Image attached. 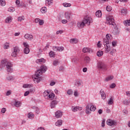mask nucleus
Returning <instances> with one entry per match:
<instances>
[{"instance_id":"obj_14","label":"nucleus","mask_w":130,"mask_h":130,"mask_svg":"<svg viewBox=\"0 0 130 130\" xmlns=\"http://www.w3.org/2000/svg\"><path fill=\"white\" fill-rule=\"evenodd\" d=\"M100 93L103 100L106 99V94H105V92H104V90L103 89H101L100 91Z\"/></svg>"},{"instance_id":"obj_8","label":"nucleus","mask_w":130,"mask_h":130,"mask_svg":"<svg viewBox=\"0 0 130 130\" xmlns=\"http://www.w3.org/2000/svg\"><path fill=\"white\" fill-rule=\"evenodd\" d=\"M20 52V48L18 46H16L14 48V51L12 53L11 55L13 57H16L17 56V54Z\"/></svg>"},{"instance_id":"obj_43","label":"nucleus","mask_w":130,"mask_h":130,"mask_svg":"<svg viewBox=\"0 0 130 130\" xmlns=\"http://www.w3.org/2000/svg\"><path fill=\"white\" fill-rule=\"evenodd\" d=\"M10 46V44L9 43H6L4 44V49H8Z\"/></svg>"},{"instance_id":"obj_62","label":"nucleus","mask_w":130,"mask_h":130,"mask_svg":"<svg viewBox=\"0 0 130 130\" xmlns=\"http://www.w3.org/2000/svg\"><path fill=\"white\" fill-rule=\"evenodd\" d=\"M39 25H43L44 24V22H43V20H41L40 19V21H39Z\"/></svg>"},{"instance_id":"obj_23","label":"nucleus","mask_w":130,"mask_h":130,"mask_svg":"<svg viewBox=\"0 0 130 130\" xmlns=\"http://www.w3.org/2000/svg\"><path fill=\"white\" fill-rule=\"evenodd\" d=\"M61 124H62V120H58L55 123V125L57 126H60Z\"/></svg>"},{"instance_id":"obj_15","label":"nucleus","mask_w":130,"mask_h":130,"mask_svg":"<svg viewBox=\"0 0 130 130\" xmlns=\"http://www.w3.org/2000/svg\"><path fill=\"white\" fill-rule=\"evenodd\" d=\"M24 38L27 39V40H32L33 39V36L29 34H26L24 35Z\"/></svg>"},{"instance_id":"obj_51","label":"nucleus","mask_w":130,"mask_h":130,"mask_svg":"<svg viewBox=\"0 0 130 130\" xmlns=\"http://www.w3.org/2000/svg\"><path fill=\"white\" fill-rule=\"evenodd\" d=\"M35 109H36V111H35L36 113H37V114H39L40 112V111L39 110V108L36 107Z\"/></svg>"},{"instance_id":"obj_13","label":"nucleus","mask_w":130,"mask_h":130,"mask_svg":"<svg viewBox=\"0 0 130 130\" xmlns=\"http://www.w3.org/2000/svg\"><path fill=\"white\" fill-rule=\"evenodd\" d=\"M82 51L84 53H86V52H89V53H91L93 52V50L89 48H84L82 50Z\"/></svg>"},{"instance_id":"obj_53","label":"nucleus","mask_w":130,"mask_h":130,"mask_svg":"<svg viewBox=\"0 0 130 130\" xmlns=\"http://www.w3.org/2000/svg\"><path fill=\"white\" fill-rule=\"evenodd\" d=\"M111 37V35L110 34H107L106 36V38H107V39H108V40H110Z\"/></svg>"},{"instance_id":"obj_1","label":"nucleus","mask_w":130,"mask_h":130,"mask_svg":"<svg viewBox=\"0 0 130 130\" xmlns=\"http://www.w3.org/2000/svg\"><path fill=\"white\" fill-rule=\"evenodd\" d=\"M106 20L107 21V24H109V25H112V26H113L112 27L114 28L112 31L113 34H114V35H118V34H119V30H118V28H116V24H115V22H114L113 16H107Z\"/></svg>"},{"instance_id":"obj_6","label":"nucleus","mask_w":130,"mask_h":130,"mask_svg":"<svg viewBox=\"0 0 130 130\" xmlns=\"http://www.w3.org/2000/svg\"><path fill=\"white\" fill-rule=\"evenodd\" d=\"M44 97H47V99H52L55 97V94L48 90H45L43 92Z\"/></svg>"},{"instance_id":"obj_56","label":"nucleus","mask_w":130,"mask_h":130,"mask_svg":"<svg viewBox=\"0 0 130 130\" xmlns=\"http://www.w3.org/2000/svg\"><path fill=\"white\" fill-rule=\"evenodd\" d=\"M6 111H7V110L5 108H3L1 110L2 113H5L6 112Z\"/></svg>"},{"instance_id":"obj_28","label":"nucleus","mask_w":130,"mask_h":130,"mask_svg":"<svg viewBox=\"0 0 130 130\" xmlns=\"http://www.w3.org/2000/svg\"><path fill=\"white\" fill-rule=\"evenodd\" d=\"M121 13L123 15V16H124V15H126V14H127V10L126 8L122 9L121 10Z\"/></svg>"},{"instance_id":"obj_39","label":"nucleus","mask_w":130,"mask_h":130,"mask_svg":"<svg viewBox=\"0 0 130 130\" xmlns=\"http://www.w3.org/2000/svg\"><path fill=\"white\" fill-rule=\"evenodd\" d=\"M63 6L65 8H68L69 7H71V6H72V4H71L70 3H63Z\"/></svg>"},{"instance_id":"obj_2","label":"nucleus","mask_w":130,"mask_h":130,"mask_svg":"<svg viewBox=\"0 0 130 130\" xmlns=\"http://www.w3.org/2000/svg\"><path fill=\"white\" fill-rule=\"evenodd\" d=\"M47 70V68H46V66L42 65L40 67V69L38 70L35 73L36 77H35V80H37V83H39V82L41 81V77H40V76L42 75L43 73H45Z\"/></svg>"},{"instance_id":"obj_24","label":"nucleus","mask_w":130,"mask_h":130,"mask_svg":"<svg viewBox=\"0 0 130 130\" xmlns=\"http://www.w3.org/2000/svg\"><path fill=\"white\" fill-rule=\"evenodd\" d=\"M23 52L25 54H28V53L30 52V49H29V47H25L23 50Z\"/></svg>"},{"instance_id":"obj_31","label":"nucleus","mask_w":130,"mask_h":130,"mask_svg":"<svg viewBox=\"0 0 130 130\" xmlns=\"http://www.w3.org/2000/svg\"><path fill=\"white\" fill-rule=\"evenodd\" d=\"M123 103L124 105H129L130 104V100H125L123 101Z\"/></svg>"},{"instance_id":"obj_19","label":"nucleus","mask_w":130,"mask_h":130,"mask_svg":"<svg viewBox=\"0 0 130 130\" xmlns=\"http://www.w3.org/2000/svg\"><path fill=\"white\" fill-rule=\"evenodd\" d=\"M109 42H110V40H108L107 38H104V45L105 46L106 45H109Z\"/></svg>"},{"instance_id":"obj_22","label":"nucleus","mask_w":130,"mask_h":130,"mask_svg":"<svg viewBox=\"0 0 130 130\" xmlns=\"http://www.w3.org/2000/svg\"><path fill=\"white\" fill-rule=\"evenodd\" d=\"M37 63H44L45 61H44V59L43 58H42L41 59H38L36 60Z\"/></svg>"},{"instance_id":"obj_52","label":"nucleus","mask_w":130,"mask_h":130,"mask_svg":"<svg viewBox=\"0 0 130 130\" xmlns=\"http://www.w3.org/2000/svg\"><path fill=\"white\" fill-rule=\"evenodd\" d=\"M115 87H116V84H115V83H112L110 86L111 89H113L115 88Z\"/></svg>"},{"instance_id":"obj_35","label":"nucleus","mask_w":130,"mask_h":130,"mask_svg":"<svg viewBox=\"0 0 130 130\" xmlns=\"http://www.w3.org/2000/svg\"><path fill=\"white\" fill-rule=\"evenodd\" d=\"M109 105H112L113 104V98H110V100L108 101Z\"/></svg>"},{"instance_id":"obj_55","label":"nucleus","mask_w":130,"mask_h":130,"mask_svg":"<svg viewBox=\"0 0 130 130\" xmlns=\"http://www.w3.org/2000/svg\"><path fill=\"white\" fill-rule=\"evenodd\" d=\"M29 94H30V91H26V92L24 93V96H28V95H29Z\"/></svg>"},{"instance_id":"obj_34","label":"nucleus","mask_w":130,"mask_h":130,"mask_svg":"<svg viewBox=\"0 0 130 130\" xmlns=\"http://www.w3.org/2000/svg\"><path fill=\"white\" fill-rule=\"evenodd\" d=\"M32 84H25L23 85V88H32Z\"/></svg>"},{"instance_id":"obj_11","label":"nucleus","mask_w":130,"mask_h":130,"mask_svg":"<svg viewBox=\"0 0 130 130\" xmlns=\"http://www.w3.org/2000/svg\"><path fill=\"white\" fill-rule=\"evenodd\" d=\"M71 109L73 112H77L78 110L81 111L82 110V109H83V108L79 106H76V107L72 106Z\"/></svg>"},{"instance_id":"obj_49","label":"nucleus","mask_w":130,"mask_h":130,"mask_svg":"<svg viewBox=\"0 0 130 130\" xmlns=\"http://www.w3.org/2000/svg\"><path fill=\"white\" fill-rule=\"evenodd\" d=\"M105 126V119H103L102 121V127H104Z\"/></svg>"},{"instance_id":"obj_45","label":"nucleus","mask_w":130,"mask_h":130,"mask_svg":"<svg viewBox=\"0 0 130 130\" xmlns=\"http://www.w3.org/2000/svg\"><path fill=\"white\" fill-rule=\"evenodd\" d=\"M58 63H59L58 60H54V61H53V66H54L55 67H56V66H57V65L58 64Z\"/></svg>"},{"instance_id":"obj_40","label":"nucleus","mask_w":130,"mask_h":130,"mask_svg":"<svg viewBox=\"0 0 130 130\" xmlns=\"http://www.w3.org/2000/svg\"><path fill=\"white\" fill-rule=\"evenodd\" d=\"M113 79V76H109L106 78V81H107V82H108L109 81H111V80H112Z\"/></svg>"},{"instance_id":"obj_10","label":"nucleus","mask_w":130,"mask_h":130,"mask_svg":"<svg viewBox=\"0 0 130 130\" xmlns=\"http://www.w3.org/2000/svg\"><path fill=\"white\" fill-rule=\"evenodd\" d=\"M53 50L54 51H63V50H64V48L63 47L53 46Z\"/></svg>"},{"instance_id":"obj_21","label":"nucleus","mask_w":130,"mask_h":130,"mask_svg":"<svg viewBox=\"0 0 130 130\" xmlns=\"http://www.w3.org/2000/svg\"><path fill=\"white\" fill-rule=\"evenodd\" d=\"M95 15H96V17H98V18H101V17H102V13L100 10L98 11L95 13Z\"/></svg>"},{"instance_id":"obj_50","label":"nucleus","mask_w":130,"mask_h":130,"mask_svg":"<svg viewBox=\"0 0 130 130\" xmlns=\"http://www.w3.org/2000/svg\"><path fill=\"white\" fill-rule=\"evenodd\" d=\"M117 44V42L116 41H113L112 42V46H113L114 47H115V46H116V44Z\"/></svg>"},{"instance_id":"obj_20","label":"nucleus","mask_w":130,"mask_h":130,"mask_svg":"<svg viewBox=\"0 0 130 130\" xmlns=\"http://www.w3.org/2000/svg\"><path fill=\"white\" fill-rule=\"evenodd\" d=\"M65 18L67 20H70L71 19V13L66 12L64 13Z\"/></svg>"},{"instance_id":"obj_29","label":"nucleus","mask_w":130,"mask_h":130,"mask_svg":"<svg viewBox=\"0 0 130 130\" xmlns=\"http://www.w3.org/2000/svg\"><path fill=\"white\" fill-rule=\"evenodd\" d=\"M90 57L89 56H85L84 58V61L86 62V63H90Z\"/></svg>"},{"instance_id":"obj_9","label":"nucleus","mask_w":130,"mask_h":130,"mask_svg":"<svg viewBox=\"0 0 130 130\" xmlns=\"http://www.w3.org/2000/svg\"><path fill=\"white\" fill-rule=\"evenodd\" d=\"M107 124L110 126H113L114 125H116V121L112 119H108L107 120Z\"/></svg>"},{"instance_id":"obj_16","label":"nucleus","mask_w":130,"mask_h":130,"mask_svg":"<svg viewBox=\"0 0 130 130\" xmlns=\"http://www.w3.org/2000/svg\"><path fill=\"white\" fill-rule=\"evenodd\" d=\"M57 103H58V102L56 100H54L52 101L50 106L51 108H54L56 105H57Z\"/></svg>"},{"instance_id":"obj_44","label":"nucleus","mask_w":130,"mask_h":130,"mask_svg":"<svg viewBox=\"0 0 130 130\" xmlns=\"http://www.w3.org/2000/svg\"><path fill=\"white\" fill-rule=\"evenodd\" d=\"M8 12H15V8L14 7H10L9 9H8Z\"/></svg>"},{"instance_id":"obj_54","label":"nucleus","mask_w":130,"mask_h":130,"mask_svg":"<svg viewBox=\"0 0 130 130\" xmlns=\"http://www.w3.org/2000/svg\"><path fill=\"white\" fill-rule=\"evenodd\" d=\"M11 94H12V90H8V91H7V92L6 93V95L10 96V95H11Z\"/></svg>"},{"instance_id":"obj_25","label":"nucleus","mask_w":130,"mask_h":130,"mask_svg":"<svg viewBox=\"0 0 130 130\" xmlns=\"http://www.w3.org/2000/svg\"><path fill=\"white\" fill-rule=\"evenodd\" d=\"M41 12L42 14H45L47 12V8L46 7H44L41 8Z\"/></svg>"},{"instance_id":"obj_46","label":"nucleus","mask_w":130,"mask_h":130,"mask_svg":"<svg viewBox=\"0 0 130 130\" xmlns=\"http://www.w3.org/2000/svg\"><path fill=\"white\" fill-rule=\"evenodd\" d=\"M67 94L68 95H73V90L72 89H69L67 90Z\"/></svg>"},{"instance_id":"obj_63","label":"nucleus","mask_w":130,"mask_h":130,"mask_svg":"<svg viewBox=\"0 0 130 130\" xmlns=\"http://www.w3.org/2000/svg\"><path fill=\"white\" fill-rule=\"evenodd\" d=\"M40 21V19L39 18H36L35 20V23H39V21Z\"/></svg>"},{"instance_id":"obj_60","label":"nucleus","mask_w":130,"mask_h":130,"mask_svg":"<svg viewBox=\"0 0 130 130\" xmlns=\"http://www.w3.org/2000/svg\"><path fill=\"white\" fill-rule=\"evenodd\" d=\"M29 92H30V93H34L35 92V89H34V88H30L29 89Z\"/></svg>"},{"instance_id":"obj_42","label":"nucleus","mask_w":130,"mask_h":130,"mask_svg":"<svg viewBox=\"0 0 130 130\" xmlns=\"http://www.w3.org/2000/svg\"><path fill=\"white\" fill-rule=\"evenodd\" d=\"M49 55L50 57H54L55 54H54V52L51 51L49 53Z\"/></svg>"},{"instance_id":"obj_7","label":"nucleus","mask_w":130,"mask_h":130,"mask_svg":"<svg viewBox=\"0 0 130 130\" xmlns=\"http://www.w3.org/2000/svg\"><path fill=\"white\" fill-rule=\"evenodd\" d=\"M98 68L99 70H101V71H105L107 70V67H106V65L102 62H99L98 63Z\"/></svg>"},{"instance_id":"obj_48","label":"nucleus","mask_w":130,"mask_h":130,"mask_svg":"<svg viewBox=\"0 0 130 130\" xmlns=\"http://www.w3.org/2000/svg\"><path fill=\"white\" fill-rule=\"evenodd\" d=\"M80 85H81V82L76 81L75 82V86H77V87H80Z\"/></svg>"},{"instance_id":"obj_37","label":"nucleus","mask_w":130,"mask_h":130,"mask_svg":"<svg viewBox=\"0 0 130 130\" xmlns=\"http://www.w3.org/2000/svg\"><path fill=\"white\" fill-rule=\"evenodd\" d=\"M14 105L16 107H20V106H21V102H18V101H15V103Z\"/></svg>"},{"instance_id":"obj_27","label":"nucleus","mask_w":130,"mask_h":130,"mask_svg":"<svg viewBox=\"0 0 130 130\" xmlns=\"http://www.w3.org/2000/svg\"><path fill=\"white\" fill-rule=\"evenodd\" d=\"M123 23L125 26H127V27H128V26H130V20L124 21Z\"/></svg>"},{"instance_id":"obj_33","label":"nucleus","mask_w":130,"mask_h":130,"mask_svg":"<svg viewBox=\"0 0 130 130\" xmlns=\"http://www.w3.org/2000/svg\"><path fill=\"white\" fill-rule=\"evenodd\" d=\"M53 3V0H46V4L49 6H51V4Z\"/></svg>"},{"instance_id":"obj_32","label":"nucleus","mask_w":130,"mask_h":130,"mask_svg":"<svg viewBox=\"0 0 130 130\" xmlns=\"http://www.w3.org/2000/svg\"><path fill=\"white\" fill-rule=\"evenodd\" d=\"M70 43H75V44L76 43H78V40L77 39H71L70 41Z\"/></svg>"},{"instance_id":"obj_3","label":"nucleus","mask_w":130,"mask_h":130,"mask_svg":"<svg viewBox=\"0 0 130 130\" xmlns=\"http://www.w3.org/2000/svg\"><path fill=\"white\" fill-rule=\"evenodd\" d=\"M6 66V70L8 73H12L13 72V64L11 62L9 61L8 59H5L1 61V68H5Z\"/></svg>"},{"instance_id":"obj_36","label":"nucleus","mask_w":130,"mask_h":130,"mask_svg":"<svg viewBox=\"0 0 130 130\" xmlns=\"http://www.w3.org/2000/svg\"><path fill=\"white\" fill-rule=\"evenodd\" d=\"M17 20L18 22H22V21H24L25 20V18H24V17L23 16H21L18 17Z\"/></svg>"},{"instance_id":"obj_58","label":"nucleus","mask_w":130,"mask_h":130,"mask_svg":"<svg viewBox=\"0 0 130 130\" xmlns=\"http://www.w3.org/2000/svg\"><path fill=\"white\" fill-rule=\"evenodd\" d=\"M23 46L24 47H29V45H28V43L24 42Z\"/></svg>"},{"instance_id":"obj_12","label":"nucleus","mask_w":130,"mask_h":130,"mask_svg":"<svg viewBox=\"0 0 130 130\" xmlns=\"http://www.w3.org/2000/svg\"><path fill=\"white\" fill-rule=\"evenodd\" d=\"M55 115L56 118H60V117L62 116V112H61V111H57L55 113Z\"/></svg>"},{"instance_id":"obj_59","label":"nucleus","mask_w":130,"mask_h":130,"mask_svg":"<svg viewBox=\"0 0 130 130\" xmlns=\"http://www.w3.org/2000/svg\"><path fill=\"white\" fill-rule=\"evenodd\" d=\"M61 23L62 24H67V23H68V20H66V19H63L61 21Z\"/></svg>"},{"instance_id":"obj_26","label":"nucleus","mask_w":130,"mask_h":130,"mask_svg":"<svg viewBox=\"0 0 130 130\" xmlns=\"http://www.w3.org/2000/svg\"><path fill=\"white\" fill-rule=\"evenodd\" d=\"M96 55L99 57H100L101 56H102L103 55V51L101 50H99L96 52Z\"/></svg>"},{"instance_id":"obj_61","label":"nucleus","mask_w":130,"mask_h":130,"mask_svg":"<svg viewBox=\"0 0 130 130\" xmlns=\"http://www.w3.org/2000/svg\"><path fill=\"white\" fill-rule=\"evenodd\" d=\"M62 33V30H58L56 31V35H58V34H61Z\"/></svg>"},{"instance_id":"obj_64","label":"nucleus","mask_w":130,"mask_h":130,"mask_svg":"<svg viewBox=\"0 0 130 130\" xmlns=\"http://www.w3.org/2000/svg\"><path fill=\"white\" fill-rule=\"evenodd\" d=\"M126 95L128 97H130V91H126Z\"/></svg>"},{"instance_id":"obj_57","label":"nucleus","mask_w":130,"mask_h":130,"mask_svg":"<svg viewBox=\"0 0 130 130\" xmlns=\"http://www.w3.org/2000/svg\"><path fill=\"white\" fill-rule=\"evenodd\" d=\"M63 70H64V68L63 67V66H60L59 67V72H63Z\"/></svg>"},{"instance_id":"obj_4","label":"nucleus","mask_w":130,"mask_h":130,"mask_svg":"<svg viewBox=\"0 0 130 130\" xmlns=\"http://www.w3.org/2000/svg\"><path fill=\"white\" fill-rule=\"evenodd\" d=\"M91 23H93V20H92V18L90 17H85L82 21H80L77 23V27L79 28V29H82V28H84V26L87 24V25H90Z\"/></svg>"},{"instance_id":"obj_18","label":"nucleus","mask_w":130,"mask_h":130,"mask_svg":"<svg viewBox=\"0 0 130 130\" xmlns=\"http://www.w3.org/2000/svg\"><path fill=\"white\" fill-rule=\"evenodd\" d=\"M105 52L106 53H108L110 50H111V48L110 47V46L109 45H107L105 46Z\"/></svg>"},{"instance_id":"obj_38","label":"nucleus","mask_w":130,"mask_h":130,"mask_svg":"<svg viewBox=\"0 0 130 130\" xmlns=\"http://www.w3.org/2000/svg\"><path fill=\"white\" fill-rule=\"evenodd\" d=\"M0 4L2 7H5L6 6V1L5 0H0Z\"/></svg>"},{"instance_id":"obj_47","label":"nucleus","mask_w":130,"mask_h":130,"mask_svg":"<svg viewBox=\"0 0 130 130\" xmlns=\"http://www.w3.org/2000/svg\"><path fill=\"white\" fill-rule=\"evenodd\" d=\"M111 10H112V8L110 6H107L106 10L107 11V12H110Z\"/></svg>"},{"instance_id":"obj_17","label":"nucleus","mask_w":130,"mask_h":130,"mask_svg":"<svg viewBox=\"0 0 130 130\" xmlns=\"http://www.w3.org/2000/svg\"><path fill=\"white\" fill-rule=\"evenodd\" d=\"M13 20V18L11 16H9L6 18L5 19V23H7V24H10Z\"/></svg>"},{"instance_id":"obj_41","label":"nucleus","mask_w":130,"mask_h":130,"mask_svg":"<svg viewBox=\"0 0 130 130\" xmlns=\"http://www.w3.org/2000/svg\"><path fill=\"white\" fill-rule=\"evenodd\" d=\"M6 79L8 81H14V77L13 76H7Z\"/></svg>"},{"instance_id":"obj_5","label":"nucleus","mask_w":130,"mask_h":130,"mask_svg":"<svg viewBox=\"0 0 130 130\" xmlns=\"http://www.w3.org/2000/svg\"><path fill=\"white\" fill-rule=\"evenodd\" d=\"M95 110H96V107L93 104L90 103L86 105V113L87 114H89V113H91V111H95Z\"/></svg>"},{"instance_id":"obj_30","label":"nucleus","mask_w":130,"mask_h":130,"mask_svg":"<svg viewBox=\"0 0 130 130\" xmlns=\"http://www.w3.org/2000/svg\"><path fill=\"white\" fill-rule=\"evenodd\" d=\"M27 117H28V118H29L30 119H32V118H34V114H33L32 113L30 112L27 115Z\"/></svg>"}]
</instances>
